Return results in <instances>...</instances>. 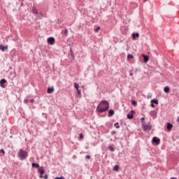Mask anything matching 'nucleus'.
<instances>
[{
	"label": "nucleus",
	"instance_id": "1",
	"mask_svg": "<svg viewBox=\"0 0 179 179\" xmlns=\"http://www.w3.org/2000/svg\"><path fill=\"white\" fill-rule=\"evenodd\" d=\"M110 108V105L108 104V101H102L96 107V111L98 113H104V111H107Z\"/></svg>",
	"mask_w": 179,
	"mask_h": 179
},
{
	"label": "nucleus",
	"instance_id": "2",
	"mask_svg": "<svg viewBox=\"0 0 179 179\" xmlns=\"http://www.w3.org/2000/svg\"><path fill=\"white\" fill-rule=\"evenodd\" d=\"M17 156L20 160H26V159H27V157L29 156V153L25 150L20 149L17 153Z\"/></svg>",
	"mask_w": 179,
	"mask_h": 179
},
{
	"label": "nucleus",
	"instance_id": "3",
	"mask_svg": "<svg viewBox=\"0 0 179 179\" xmlns=\"http://www.w3.org/2000/svg\"><path fill=\"white\" fill-rule=\"evenodd\" d=\"M142 127L144 129V131H150V129H152V126H150V124H142Z\"/></svg>",
	"mask_w": 179,
	"mask_h": 179
},
{
	"label": "nucleus",
	"instance_id": "4",
	"mask_svg": "<svg viewBox=\"0 0 179 179\" xmlns=\"http://www.w3.org/2000/svg\"><path fill=\"white\" fill-rule=\"evenodd\" d=\"M48 44H50V45H54L55 43V38H54V37L48 38Z\"/></svg>",
	"mask_w": 179,
	"mask_h": 179
},
{
	"label": "nucleus",
	"instance_id": "5",
	"mask_svg": "<svg viewBox=\"0 0 179 179\" xmlns=\"http://www.w3.org/2000/svg\"><path fill=\"white\" fill-rule=\"evenodd\" d=\"M152 143H156V145H160V138L157 137H153Z\"/></svg>",
	"mask_w": 179,
	"mask_h": 179
},
{
	"label": "nucleus",
	"instance_id": "6",
	"mask_svg": "<svg viewBox=\"0 0 179 179\" xmlns=\"http://www.w3.org/2000/svg\"><path fill=\"white\" fill-rule=\"evenodd\" d=\"M151 117H153V118H156L157 117V113L155 110H152L150 113Z\"/></svg>",
	"mask_w": 179,
	"mask_h": 179
},
{
	"label": "nucleus",
	"instance_id": "7",
	"mask_svg": "<svg viewBox=\"0 0 179 179\" xmlns=\"http://www.w3.org/2000/svg\"><path fill=\"white\" fill-rule=\"evenodd\" d=\"M166 129H167L168 131H171V129H173V124H171V123H167Z\"/></svg>",
	"mask_w": 179,
	"mask_h": 179
},
{
	"label": "nucleus",
	"instance_id": "8",
	"mask_svg": "<svg viewBox=\"0 0 179 179\" xmlns=\"http://www.w3.org/2000/svg\"><path fill=\"white\" fill-rule=\"evenodd\" d=\"M3 83H6V80L5 79H1L0 81V85L1 87L5 88V86L3 85Z\"/></svg>",
	"mask_w": 179,
	"mask_h": 179
},
{
	"label": "nucleus",
	"instance_id": "9",
	"mask_svg": "<svg viewBox=\"0 0 179 179\" xmlns=\"http://www.w3.org/2000/svg\"><path fill=\"white\" fill-rule=\"evenodd\" d=\"M38 171L40 174H44V173H45V171L44 170V167H40L38 169Z\"/></svg>",
	"mask_w": 179,
	"mask_h": 179
},
{
	"label": "nucleus",
	"instance_id": "10",
	"mask_svg": "<svg viewBox=\"0 0 179 179\" xmlns=\"http://www.w3.org/2000/svg\"><path fill=\"white\" fill-rule=\"evenodd\" d=\"M143 57L144 62H148V61H149V56L143 55Z\"/></svg>",
	"mask_w": 179,
	"mask_h": 179
},
{
	"label": "nucleus",
	"instance_id": "11",
	"mask_svg": "<svg viewBox=\"0 0 179 179\" xmlns=\"http://www.w3.org/2000/svg\"><path fill=\"white\" fill-rule=\"evenodd\" d=\"M8 49V46H3V45H0V50L2 51H5V50Z\"/></svg>",
	"mask_w": 179,
	"mask_h": 179
},
{
	"label": "nucleus",
	"instance_id": "12",
	"mask_svg": "<svg viewBox=\"0 0 179 179\" xmlns=\"http://www.w3.org/2000/svg\"><path fill=\"white\" fill-rule=\"evenodd\" d=\"M164 92L165 93H170V87H165L164 89Z\"/></svg>",
	"mask_w": 179,
	"mask_h": 179
},
{
	"label": "nucleus",
	"instance_id": "13",
	"mask_svg": "<svg viewBox=\"0 0 179 179\" xmlns=\"http://www.w3.org/2000/svg\"><path fill=\"white\" fill-rule=\"evenodd\" d=\"M52 92H54V87H48V93L51 94V93H52Z\"/></svg>",
	"mask_w": 179,
	"mask_h": 179
},
{
	"label": "nucleus",
	"instance_id": "14",
	"mask_svg": "<svg viewBox=\"0 0 179 179\" xmlns=\"http://www.w3.org/2000/svg\"><path fill=\"white\" fill-rule=\"evenodd\" d=\"M32 12H33V13H34L35 15H37V13H38V11H37V8H36V7H33V8H32Z\"/></svg>",
	"mask_w": 179,
	"mask_h": 179
},
{
	"label": "nucleus",
	"instance_id": "15",
	"mask_svg": "<svg viewBox=\"0 0 179 179\" xmlns=\"http://www.w3.org/2000/svg\"><path fill=\"white\" fill-rule=\"evenodd\" d=\"M132 37L134 39L136 38V37H139V33L132 34Z\"/></svg>",
	"mask_w": 179,
	"mask_h": 179
},
{
	"label": "nucleus",
	"instance_id": "16",
	"mask_svg": "<svg viewBox=\"0 0 179 179\" xmlns=\"http://www.w3.org/2000/svg\"><path fill=\"white\" fill-rule=\"evenodd\" d=\"M108 115H109V117H113V115H114V110H110L108 112Z\"/></svg>",
	"mask_w": 179,
	"mask_h": 179
},
{
	"label": "nucleus",
	"instance_id": "17",
	"mask_svg": "<svg viewBox=\"0 0 179 179\" xmlns=\"http://www.w3.org/2000/svg\"><path fill=\"white\" fill-rule=\"evenodd\" d=\"M127 118L129 120H132V118H134V115H132V113L127 114Z\"/></svg>",
	"mask_w": 179,
	"mask_h": 179
},
{
	"label": "nucleus",
	"instance_id": "18",
	"mask_svg": "<svg viewBox=\"0 0 179 179\" xmlns=\"http://www.w3.org/2000/svg\"><path fill=\"white\" fill-rule=\"evenodd\" d=\"M151 103L154 104H159V101L157 99H152L151 100Z\"/></svg>",
	"mask_w": 179,
	"mask_h": 179
},
{
	"label": "nucleus",
	"instance_id": "19",
	"mask_svg": "<svg viewBox=\"0 0 179 179\" xmlns=\"http://www.w3.org/2000/svg\"><path fill=\"white\" fill-rule=\"evenodd\" d=\"M31 166L32 167H36V169H38V167H40V165L36 163H32Z\"/></svg>",
	"mask_w": 179,
	"mask_h": 179
},
{
	"label": "nucleus",
	"instance_id": "20",
	"mask_svg": "<svg viewBox=\"0 0 179 179\" xmlns=\"http://www.w3.org/2000/svg\"><path fill=\"white\" fill-rule=\"evenodd\" d=\"M74 87L76 89V90H79V84H78V83H75Z\"/></svg>",
	"mask_w": 179,
	"mask_h": 179
},
{
	"label": "nucleus",
	"instance_id": "21",
	"mask_svg": "<svg viewBox=\"0 0 179 179\" xmlns=\"http://www.w3.org/2000/svg\"><path fill=\"white\" fill-rule=\"evenodd\" d=\"M120 169V166L119 165H115L113 168V170L115 171H118V169Z\"/></svg>",
	"mask_w": 179,
	"mask_h": 179
},
{
	"label": "nucleus",
	"instance_id": "22",
	"mask_svg": "<svg viewBox=\"0 0 179 179\" xmlns=\"http://www.w3.org/2000/svg\"><path fill=\"white\" fill-rule=\"evenodd\" d=\"M77 93L80 97H82V91L80 90H77Z\"/></svg>",
	"mask_w": 179,
	"mask_h": 179
},
{
	"label": "nucleus",
	"instance_id": "23",
	"mask_svg": "<svg viewBox=\"0 0 179 179\" xmlns=\"http://www.w3.org/2000/svg\"><path fill=\"white\" fill-rule=\"evenodd\" d=\"M108 149L110 150V152H114V150H115L114 149V147H113V145H109Z\"/></svg>",
	"mask_w": 179,
	"mask_h": 179
},
{
	"label": "nucleus",
	"instance_id": "24",
	"mask_svg": "<svg viewBox=\"0 0 179 179\" xmlns=\"http://www.w3.org/2000/svg\"><path fill=\"white\" fill-rule=\"evenodd\" d=\"M127 58L128 59H132L134 58V55L129 54L127 55Z\"/></svg>",
	"mask_w": 179,
	"mask_h": 179
},
{
	"label": "nucleus",
	"instance_id": "25",
	"mask_svg": "<svg viewBox=\"0 0 179 179\" xmlns=\"http://www.w3.org/2000/svg\"><path fill=\"white\" fill-rule=\"evenodd\" d=\"M131 104H132V106H134V107H136V106H137V103H136V101H131Z\"/></svg>",
	"mask_w": 179,
	"mask_h": 179
},
{
	"label": "nucleus",
	"instance_id": "26",
	"mask_svg": "<svg viewBox=\"0 0 179 179\" xmlns=\"http://www.w3.org/2000/svg\"><path fill=\"white\" fill-rule=\"evenodd\" d=\"M114 127H115L117 128V129H120V124H118V122H116L115 124Z\"/></svg>",
	"mask_w": 179,
	"mask_h": 179
},
{
	"label": "nucleus",
	"instance_id": "27",
	"mask_svg": "<svg viewBox=\"0 0 179 179\" xmlns=\"http://www.w3.org/2000/svg\"><path fill=\"white\" fill-rule=\"evenodd\" d=\"M83 138H84V137H83V134H79V140H80V141H82V139H83Z\"/></svg>",
	"mask_w": 179,
	"mask_h": 179
},
{
	"label": "nucleus",
	"instance_id": "28",
	"mask_svg": "<svg viewBox=\"0 0 179 179\" xmlns=\"http://www.w3.org/2000/svg\"><path fill=\"white\" fill-rule=\"evenodd\" d=\"M64 36L66 37L68 36V29L64 30Z\"/></svg>",
	"mask_w": 179,
	"mask_h": 179
},
{
	"label": "nucleus",
	"instance_id": "29",
	"mask_svg": "<svg viewBox=\"0 0 179 179\" xmlns=\"http://www.w3.org/2000/svg\"><path fill=\"white\" fill-rule=\"evenodd\" d=\"M143 121H145V117H142L141 118V124H142V125H143L145 124V122Z\"/></svg>",
	"mask_w": 179,
	"mask_h": 179
},
{
	"label": "nucleus",
	"instance_id": "30",
	"mask_svg": "<svg viewBox=\"0 0 179 179\" xmlns=\"http://www.w3.org/2000/svg\"><path fill=\"white\" fill-rule=\"evenodd\" d=\"M100 30V27H98L94 29V31H99Z\"/></svg>",
	"mask_w": 179,
	"mask_h": 179
},
{
	"label": "nucleus",
	"instance_id": "31",
	"mask_svg": "<svg viewBox=\"0 0 179 179\" xmlns=\"http://www.w3.org/2000/svg\"><path fill=\"white\" fill-rule=\"evenodd\" d=\"M24 103L25 104H27V103H29V99H24Z\"/></svg>",
	"mask_w": 179,
	"mask_h": 179
},
{
	"label": "nucleus",
	"instance_id": "32",
	"mask_svg": "<svg viewBox=\"0 0 179 179\" xmlns=\"http://www.w3.org/2000/svg\"><path fill=\"white\" fill-rule=\"evenodd\" d=\"M55 179H65V178H64V176H61L59 178H55Z\"/></svg>",
	"mask_w": 179,
	"mask_h": 179
},
{
	"label": "nucleus",
	"instance_id": "33",
	"mask_svg": "<svg viewBox=\"0 0 179 179\" xmlns=\"http://www.w3.org/2000/svg\"><path fill=\"white\" fill-rule=\"evenodd\" d=\"M0 152H1V153H3V155H5V150H3V149H1V150H0Z\"/></svg>",
	"mask_w": 179,
	"mask_h": 179
},
{
	"label": "nucleus",
	"instance_id": "34",
	"mask_svg": "<svg viewBox=\"0 0 179 179\" xmlns=\"http://www.w3.org/2000/svg\"><path fill=\"white\" fill-rule=\"evenodd\" d=\"M85 157L86 159H91L92 157H90V155H87Z\"/></svg>",
	"mask_w": 179,
	"mask_h": 179
},
{
	"label": "nucleus",
	"instance_id": "35",
	"mask_svg": "<svg viewBox=\"0 0 179 179\" xmlns=\"http://www.w3.org/2000/svg\"><path fill=\"white\" fill-rule=\"evenodd\" d=\"M47 178H48V175H45L44 176V179H47Z\"/></svg>",
	"mask_w": 179,
	"mask_h": 179
},
{
	"label": "nucleus",
	"instance_id": "36",
	"mask_svg": "<svg viewBox=\"0 0 179 179\" xmlns=\"http://www.w3.org/2000/svg\"><path fill=\"white\" fill-rule=\"evenodd\" d=\"M129 76H134V73H132V72L130 71Z\"/></svg>",
	"mask_w": 179,
	"mask_h": 179
},
{
	"label": "nucleus",
	"instance_id": "37",
	"mask_svg": "<svg viewBox=\"0 0 179 179\" xmlns=\"http://www.w3.org/2000/svg\"><path fill=\"white\" fill-rule=\"evenodd\" d=\"M30 103H34V99H31Z\"/></svg>",
	"mask_w": 179,
	"mask_h": 179
},
{
	"label": "nucleus",
	"instance_id": "38",
	"mask_svg": "<svg viewBox=\"0 0 179 179\" xmlns=\"http://www.w3.org/2000/svg\"><path fill=\"white\" fill-rule=\"evenodd\" d=\"M151 107H155V103H151Z\"/></svg>",
	"mask_w": 179,
	"mask_h": 179
},
{
	"label": "nucleus",
	"instance_id": "39",
	"mask_svg": "<svg viewBox=\"0 0 179 179\" xmlns=\"http://www.w3.org/2000/svg\"><path fill=\"white\" fill-rule=\"evenodd\" d=\"M111 134H112V135H114V134H115V131H111Z\"/></svg>",
	"mask_w": 179,
	"mask_h": 179
},
{
	"label": "nucleus",
	"instance_id": "40",
	"mask_svg": "<svg viewBox=\"0 0 179 179\" xmlns=\"http://www.w3.org/2000/svg\"><path fill=\"white\" fill-rule=\"evenodd\" d=\"M43 177H44V176H43V174H41L40 175V178H43Z\"/></svg>",
	"mask_w": 179,
	"mask_h": 179
},
{
	"label": "nucleus",
	"instance_id": "41",
	"mask_svg": "<svg viewBox=\"0 0 179 179\" xmlns=\"http://www.w3.org/2000/svg\"><path fill=\"white\" fill-rule=\"evenodd\" d=\"M177 122H179V116L177 118Z\"/></svg>",
	"mask_w": 179,
	"mask_h": 179
},
{
	"label": "nucleus",
	"instance_id": "42",
	"mask_svg": "<svg viewBox=\"0 0 179 179\" xmlns=\"http://www.w3.org/2000/svg\"><path fill=\"white\" fill-rule=\"evenodd\" d=\"M22 5H23V3H21V6H22Z\"/></svg>",
	"mask_w": 179,
	"mask_h": 179
},
{
	"label": "nucleus",
	"instance_id": "43",
	"mask_svg": "<svg viewBox=\"0 0 179 179\" xmlns=\"http://www.w3.org/2000/svg\"><path fill=\"white\" fill-rule=\"evenodd\" d=\"M131 113H134V110H131Z\"/></svg>",
	"mask_w": 179,
	"mask_h": 179
},
{
	"label": "nucleus",
	"instance_id": "44",
	"mask_svg": "<svg viewBox=\"0 0 179 179\" xmlns=\"http://www.w3.org/2000/svg\"><path fill=\"white\" fill-rule=\"evenodd\" d=\"M22 1H24V0H22Z\"/></svg>",
	"mask_w": 179,
	"mask_h": 179
}]
</instances>
